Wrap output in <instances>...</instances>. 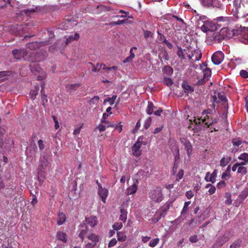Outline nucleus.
Here are the masks:
<instances>
[{"label":"nucleus","instance_id":"nucleus-32","mask_svg":"<svg viewBox=\"0 0 248 248\" xmlns=\"http://www.w3.org/2000/svg\"><path fill=\"white\" fill-rule=\"evenodd\" d=\"M186 50L185 49L183 50L181 47H178V50L177 52V55L179 57V58H181L182 60H185L186 59L185 57L184 52H186Z\"/></svg>","mask_w":248,"mask_h":248},{"label":"nucleus","instance_id":"nucleus-55","mask_svg":"<svg viewBox=\"0 0 248 248\" xmlns=\"http://www.w3.org/2000/svg\"><path fill=\"white\" fill-rule=\"evenodd\" d=\"M123 227V224L121 222H116L115 223L112 227L114 230H116L118 232V230H120Z\"/></svg>","mask_w":248,"mask_h":248},{"label":"nucleus","instance_id":"nucleus-54","mask_svg":"<svg viewBox=\"0 0 248 248\" xmlns=\"http://www.w3.org/2000/svg\"><path fill=\"white\" fill-rule=\"evenodd\" d=\"M159 242V239L157 238L152 239L149 244V246L151 247H154L156 246Z\"/></svg>","mask_w":248,"mask_h":248},{"label":"nucleus","instance_id":"nucleus-12","mask_svg":"<svg viewBox=\"0 0 248 248\" xmlns=\"http://www.w3.org/2000/svg\"><path fill=\"white\" fill-rule=\"evenodd\" d=\"M141 145L139 143H136L132 147V154L134 156L139 157L141 154V150H140Z\"/></svg>","mask_w":248,"mask_h":248},{"label":"nucleus","instance_id":"nucleus-3","mask_svg":"<svg viewBox=\"0 0 248 248\" xmlns=\"http://www.w3.org/2000/svg\"><path fill=\"white\" fill-rule=\"evenodd\" d=\"M39 161L40 164L38 166L37 172L41 176H43L44 173L45 172V170L50 168L51 163L48 158V157L46 155L41 156L40 158Z\"/></svg>","mask_w":248,"mask_h":248},{"label":"nucleus","instance_id":"nucleus-5","mask_svg":"<svg viewBox=\"0 0 248 248\" xmlns=\"http://www.w3.org/2000/svg\"><path fill=\"white\" fill-rule=\"evenodd\" d=\"M150 197L153 202H161L163 200V195L160 187L151 190Z\"/></svg>","mask_w":248,"mask_h":248},{"label":"nucleus","instance_id":"nucleus-45","mask_svg":"<svg viewBox=\"0 0 248 248\" xmlns=\"http://www.w3.org/2000/svg\"><path fill=\"white\" fill-rule=\"evenodd\" d=\"M208 21L206 16H200L199 18L198 19L197 23L198 25H200L201 23H206Z\"/></svg>","mask_w":248,"mask_h":248},{"label":"nucleus","instance_id":"nucleus-37","mask_svg":"<svg viewBox=\"0 0 248 248\" xmlns=\"http://www.w3.org/2000/svg\"><path fill=\"white\" fill-rule=\"evenodd\" d=\"M206 188H209L208 191L210 195H212L214 194L216 190V188L215 186L212 185L211 184H208L205 186Z\"/></svg>","mask_w":248,"mask_h":248},{"label":"nucleus","instance_id":"nucleus-48","mask_svg":"<svg viewBox=\"0 0 248 248\" xmlns=\"http://www.w3.org/2000/svg\"><path fill=\"white\" fill-rule=\"evenodd\" d=\"M248 196V188H246L239 195L240 200H244Z\"/></svg>","mask_w":248,"mask_h":248},{"label":"nucleus","instance_id":"nucleus-33","mask_svg":"<svg viewBox=\"0 0 248 248\" xmlns=\"http://www.w3.org/2000/svg\"><path fill=\"white\" fill-rule=\"evenodd\" d=\"M242 240L241 239H237L230 245V248H239L241 246Z\"/></svg>","mask_w":248,"mask_h":248},{"label":"nucleus","instance_id":"nucleus-61","mask_svg":"<svg viewBox=\"0 0 248 248\" xmlns=\"http://www.w3.org/2000/svg\"><path fill=\"white\" fill-rule=\"evenodd\" d=\"M183 215H181V216L175 219L173 221H172V223L175 224H178L181 223L184 220V218L183 217Z\"/></svg>","mask_w":248,"mask_h":248},{"label":"nucleus","instance_id":"nucleus-51","mask_svg":"<svg viewBox=\"0 0 248 248\" xmlns=\"http://www.w3.org/2000/svg\"><path fill=\"white\" fill-rule=\"evenodd\" d=\"M4 132V129L0 127V147H2L3 145Z\"/></svg>","mask_w":248,"mask_h":248},{"label":"nucleus","instance_id":"nucleus-64","mask_svg":"<svg viewBox=\"0 0 248 248\" xmlns=\"http://www.w3.org/2000/svg\"><path fill=\"white\" fill-rule=\"evenodd\" d=\"M161 217L159 216H156V214L152 218V221L153 223H156L161 219Z\"/></svg>","mask_w":248,"mask_h":248},{"label":"nucleus","instance_id":"nucleus-6","mask_svg":"<svg viewBox=\"0 0 248 248\" xmlns=\"http://www.w3.org/2000/svg\"><path fill=\"white\" fill-rule=\"evenodd\" d=\"M224 54L220 51H216L212 56V61L215 65L219 64L224 59Z\"/></svg>","mask_w":248,"mask_h":248},{"label":"nucleus","instance_id":"nucleus-8","mask_svg":"<svg viewBox=\"0 0 248 248\" xmlns=\"http://www.w3.org/2000/svg\"><path fill=\"white\" fill-rule=\"evenodd\" d=\"M31 55L34 56L33 59H31L29 60V61H31V62H41L45 60L47 57V54L46 52L43 53L41 52H32Z\"/></svg>","mask_w":248,"mask_h":248},{"label":"nucleus","instance_id":"nucleus-47","mask_svg":"<svg viewBox=\"0 0 248 248\" xmlns=\"http://www.w3.org/2000/svg\"><path fill=\"white\" fill-rule=\"evenodd\" d=\"M37 10V8H33L30 9H27L24 10V13L27 16H30L31 14L36 12Z\"/></svg>","mask_w":248,"mask_h":248},{"label":"nucleus","instance_id":"nucleus-50","mask_svg":"<svg viewBox=\"0 0 248 248\" xmlns=\"http://www.w3.org/2000/svg\"><path fill=\"white\" fill-rule=\"evenodd\" d=\"M237 173H240L244 175L247 173V169L246 167L243 166H240L237 169Z\"/></svg>","mask_w":248,"mask_h":248},{"label":"nucleus","instance_id":"nucleus-14","mask_svg":"<svg viewBox=\"0 0 248 248\" xmlns=\"http://www.w3.org/2000/svg\"><path fill=\"white\" fill-rule=\"evenodd\" d=\"M138 181L136 180L132 186L128 187L126 191V194L129 195L135 193L138 189Z\"/></svg>","mask_w":248,"mask_h":248},{"label":"nucleus","instance_id":"nucleus-58","mask_svg":"<svg viewBox=\"0 0 248 248\" xmlns=\"http://www.w3.org/2000/svg\"><path fill=\"white\" fill-rule=\"evenodd\" d=\"M190 202H185L184 206L183 207V210L181 212V215H184L186 214L187 210H188V206L189 205Z\"/></svg>","mask_w":248,"mask_h":248},{"label":"nucleus","instance_id":"nucleus-57","mask_svg":"<svg viewBox=\"0 0 248 248\" xmlns=\"http://www.w3.org/2000/svg\"><path fill=\"white\" fill-rule=\"evenodd\" d=\"M100 66H103V69L105 70L106 71H110L112 69L115 70L117 69V66H112L110 67H106L105 64L102 63L100 64Z\"/></svg>","mask_w":248,"mask_h":248},{"label":"nucleus","instance_id":"nucleus-38","mask_svg":"<svg viewBox=\"0 0 248 248\" xmlns=\"http://www.w3.org/2000/svg\"><path fill=\"white\" fill-rule=\"evenodd\" d=\"M211 75V70L209 68H206L203 70V78L206 79V80H208L209 78Z\"/></svg>","mask_w":248,"mask_h":248},{"label":"nucleus","instance_id":"nucleus-59","mask_svg":"<svg viewBox=\"0 0 248 248\" xmlns=\"http://www.w3.org/2000/svg\"><path fill=\"white\" fill-rule=\"evenodd\" d=\"M99 96H95L90 100V102L91 104H93L94 105H96L99 103Z\"/></svg>","mask_w":248,"mask_h":248},{"label":"nucleus","instance_id":"nucleus-62","mask_svg":"<svg viewBox=\"0 0 248 248\" xmlns=\"http://www.w3.org/2000/svg\"><path fill=\"white\" fill-rule=\"evenodd\" d=\"M189 240L190 242L193 243L198 242L199 239L198 238V236L196 235H193L190 236Z\"/></svg>","mask_w":248,"mask_h":248},{"label":"nucleus","instance_id":"nucleus-13","mask_svg":"<svg viewBox=\"0 0 248 248\" xmlns=\"http://www.w3.org/2000/svg\"><path fill=\"white\" fill-rule=\"evenodd\" d=\"M170 204H167L165 206L160 207L156 212V216H159L161 218L164 217L167 214V211L170 208Z\"/></svg>","mask_w":248,"mask_h":248},{"label":"nucleus","instance_id":"nucleus-36","mask_svg":"<svg viewBox=\"0 0 248 248\" xmlns=\"http://www.w3.org/2000/svg\"><path fill=\"white\" fill-rule=\"evenodd\" d=\"M159 58L161 62H162V59H163L165 61H168L169 60V56L167 52L165 50L160 53L159 55Z\"/></svg>","mask_w":248,"mask_h":248},{"label":"nucleus","instance_id":"nucleus-52","mask_svg":"<svg viewBox=\"0 0 248 248\" xmlns=\"http://www.w3.org/2000/svg\"><path fill=\"white\" fill-rule=\"evenodd\" d=\"M116 98H117L116 95H113L112 96V97H111V98L108 97V98L105 99L104 100V103H105L106 102H108L109 103L110 105H112L114 104V102L115 100H116Z\"/></svg>","mask_w":248,"mask_h":248},{"label":"nucleus","instance_id":"nucleus-21","mask_svg":"<svg viewBox=\"0 0 248 248\" xmlns=\"http://www.w3.org/2000/svg\"><path fill=\"white\" fill-rule=\"evenodd\" d=\"M162 71L164 74L166 75L167 76H171L173 72V68L169 65L165 66Z\"/></svg>","mask_w":248,"mask_h":248},{"label":"nucleus","instance_id":"nucleus-40","mask_svg":"<svg viewBox=\"0 0 248 248\" xmlns=\"http://www.w3.org/2000/svg\"><path fill=\"white\" fill-rule=\"evenodd\" d=\"M117 234L118 241L124 242L126 240V237L124 232H117Z\"/></svg>","mask_w":248,"mask_h":248},{"label":"nucleus","instance_id":"nucleus-19","mask_svg":"<svg viewBox=\"0 0 248 248\" xmlns=\"http://www.w3.org/2000/svg\"><path fill=\"white\" fill-rule=\"evenodd\" d=\"M182 87L185 92L187 94L192 93L194 92V88L192 86L189 85L187 82H184L182 84Z\"/></svg>","mask_w":248,"mask_h":248},{"label":"nucleus","instance_id":"nucleus-22","mask_svg":"<svg viewBox=\"0 0 248 248\" xmlns=\"http://www.w3.org/2000/svg\"><path fill=\"white\" fill-rule=\"evenodd\" d=\"M148 141V140L147 138L143 136H141L138 138L136 142L139 143V144L141 146H145L147 144Z\"/></svg>","mask_w":248,"mask_h":248},{"label":"nucleus","instance_id":"nucleus-43","mask_svg":"<svg viewBox=\"0 0 248 248\" xmlns=\"http://www.w3.org/2000/svg\"><path fill=\"white\" fill-rule=\"evenodd\" d=\"M177 153L178 155H177V156L175 157V163L174 164L173 169H172V171L174 173H176V172L177 171V169L178 168V164L176 163V160L179 158V150L178 148L177 149Z\"/></svg>","mask_w":248,"mask_h":248},{"label":"nucleus","instance_id":"nucleus-20","mask_svg":"<svg viewBox=\"0 0 248 248\" xmlns=\"http://www.w3.org/2000/svg\"><path fill=\"white\" fill-rule=\"evenodd\" d=\"M217 170H215L213 171V172L212 173V174H211L209 179H208L207 178V176L208 175H209V172H207L206 173V176L205 177V180L207 182L209 181V182H212V183H214L216 181V178L217 177Z\"/></svg>","mask_w":248,"mask_h":248},{"label":"nucleus","instance_id":"nucleus-42","mask_svg":"<svg viewBox=\"0 0 248 248\" xmlns=\"http://www.w3.org/2000/svg\"><path fill=\"white\" fill-rule=\"evenodd\" d=\"M135 54L133 51L130 50V55L123 61L124 63L129 62L132 61L133 59L135 58Z\"/></svg>","mask_w":248,"mask_h":248},{"label":"nucleus","instance_id":"nucleus-15","mask_svg":"<svg viewBox=\"0 0 248 248\" xmlns=\"http://www.w3.org/2000/svg\"><path fill=\"white\" fill-rule=\"evenodd\" d=\"M98 193L102 202H105L106 198L108 196V190L107 188L100 187V189H99Z\"/></svg>","mask_w":248,"mask_h":248},{"label":"nucleus","instance_id":"nucleus-7","mask_svg":"<svg viewBox=\"0 0 248 248\" xmlns=\"http://www.w3.org/2000/svg\"><path fill=\"white\" fill-rule=\"evenodd\" d=\"M12 54L15 59L19 60L27 56L28 53L25 49H15L12 51Z\"/></svg>","mask_w":248,"mask_h":248},{"label":"nucleus","instance_id":"nucleus-49","mask_svg":"<svg viewBox=\"0 0 248 248\" xmlns=\"http://www.w3.org/2000/svg\"><path fill=\"white\" fill-rule=\"evenodd\" d=\"M231 158L223 157L220 161V165L221 167L226 166L230 161Z\"/></svg>","mask_w":248,"mask_h":248},{"label":"nucleus","instance_id":"nucleus-10","mask_svg":"<svg viewBox=\"0 0 248 248\" xmlns=\"http://www.w3.org/2000/svg\"><path fill=\"white\" fill-rule=\"evenodd\" d=\"M181 142L185 146V149L186 151L187 155L189 156L191 154L192 145L188 140L186 138H181Z\"/></svg>","mask_w":248,"mask_h":248},{"label":"nucleus","instance_id":"nucleus-24","mask_svg":"<svg viewBox=\"0 0 248 248\" xmlns=\"http://www.w3.org/2000/svg\"><path fill=\"white\" fill-rule=\"evenodd\" d=\"M231 165H228L226 171L223 172L221 175V178L223 179L228 180L230 178Z\"/></svg>","mask_w":248,"mask_h":248},{"label":"nucleus","instance_id":"nucleus-2","mask_svg":"<svg viewBox=\"0 0 248 248\" xmlns=\"http://www.w3.org/2000/svg\"><path fill=\"white\" fill-rule=\"evenodd\" d=\"M232 235L230 231H226L224 234L218 236L213 245V248H221L232 237Z\"/></svg>","mask_w":248,"mask_h":248},{"label":"nucleus","instance_id":"nucleus-18","mask_svg":"<svg viewBox=\"0 0 248 248\" xmlns=\"http://www.w3.org/2000/svg\"><path fill=\"white\" fill-rule=\"evenodd\" d=\"M202 220H198L196 218H193L187 222V224L191 228L193 229L200 225L202 223Z\"/></svg>","mask_w":248,"mask_h":248},{"label":"nucleus","instance_id":"nucleus-16","mask_svg":"<svg viewBox=\"0 0 248 248\" xmlns=\"http://www.w3.org/2000/svg\"><path fill=\"white\" fill-rule=\"evenodd\" d=\"M44 45V44H43V43L34 42L28 43L26 45V46L27 48L31 50H36L37 49L40 48V47Z\"/></svg>","mask_w":248,"mask_h":248},{"label":"nucleus","instance_id":"nucleus-56","mask_svg":"<svg viewBox=\"0 0 248 248\" xmlns=\"http://www.w3.org/2000/svg\"><path fill=\"white\" fill-rule=\"evenodd\" d=\"M217 96L218 99L222 102H226L227 101V100L224 95V93L223 92L222 93H219L217 94Z\"/></svg>","mask_w":248,"mask_h":248},{"label":"nucleus","instance_id":"nucleus-17","mask_svg":"<svg viewBox=\"0 0 248 248\" xmlns=\"http://www.w3.org/2000/svg\"><path fill=\"white\" fill-rule=\"evenodd\" d=\"M80 86L79 83L68 84L65 86L66 91L69 93L75 92L77 89Z\"/></svg>","mask_w":248,"mask_h":248},{"label":"nucleus","instance_id":"nucleus-28","mask_svg":"<svg viewBox=\"0 0 248 248\" xmlns=\"http://www.w3.org/2000/svg\"><path fill=\"white\" fill-rule=\"evenodd\" d=\"M41 93L42 94L41 98H42V102H43V105L44 106H45V102H47V96L44 93H45V92H44L45 84L44 83H42L41 85Z\"/></svg>","mask_w":248,"mask_h":248},{"label":"nucleus","instance_id":"nucleus-34","mask_svg":"<svg viewBox=\"0 0 248 248\" xmlns=\"http://www.w3.org/2000/svg\"><path fill=\"white\" fill-rule=\"evenodd\" d=\"M10 74V72L9 71H0V81H2L6 79L7 76H9Z\"/></svg>","mask_w":248,"mask_h":248},{"label":"nucleus","instance_id":"nucleus-41","mask_svg":"<svg viewBox=\"0 0 248 248\" xmlns=\"http://www.w3.org/2000/svg\"><path fill=\"white\" fill-rule=\"evenodd\" d=\"M143 36L145 39L147 40L148 38H153L154 37V33L151 31L143 30Z\"/></svg>","mask_w":248,"mask_h":248},{"label":"nucleus","instance_id":"nucleus-26","mask_svg":"<svg viewBox=\"0 0 248 248\" xmlns=\"http://www.w3.org/2000/svg\"><path fill=\"white\" fill-rule=\"evenodd\" d=\"M30 68L31 71L33 73H40L42 71V68L38 64H31L30 65Z\"/></svg>","mask_w":248,"mask_h":248},{"label":"nucleus","instance_id":"nucleus-23","mask_svg":"<svg viewBox=\"0 0 248 248\" xmlns=\"http://www.w3.org/2000/svg\"><path fill=\"white\" fill-rule=\"evenodd\" d=\"M39 88V86L38 85H37L34 87V89H32L31 91L30 95L31 96V98L32 99H34L36 98V96L38 93Z\"/></svg>","mask_w":248,"mask_h":248},{"label":"nucleus","instance_id":"nucleus-31","mask_svg":"<svg viewBox=\"0 0 248 248\" xmlns=\"http://www.w3.org/2000/svg\"><path fill=\"white\" fill-rule=\"evenodd\" d=\"M57 236L58 239L61 240L63 242H66V234L65 233L63 232H59L57 233Z\"/></svg>","mask_w":248,"mask_h":248},{"label":"nucleus","instance_id":"nucleus-44","mask_svg":"<svg viewBox=\"0 0 248 248\" xmlns=\"http://www.w3.org/2000/svg\"><path fill=\"white\" fill-rule=\"evenodd\" d=\"M89 240L92 241L94 243L96 244V243L99 241V238L97 235H96L94 233H92L88 237Z\"/></svg>","mask_w":248,"mask_h":248},{"label":"nucleus","instance_id":"nucleus-9","mask_svg":"<svg viewBox=\"0 0 248 248\" xmlns=\"http://www.w3.org/2000/svg\"><path fill=\"white\" fill-rule=\"evenodd\" d=\"M188 57L189 60L192 61H199L202 58V52L199 49H196L192 51L190 54H188Z\"/></svg>","mask_w":248,"mask_h":248},{"label":"nucleus","instance_id":"nucleus-11","mask_svg":"<svg viewBox=\"0 0 248 248\" xmlns=\"http://www.w3.org/2000/svg\"><path fill=\"white\" fill-rule=\"evenodd\" d=\"M127 206V202H123V204L122 205V208L120 210L121 215L119 218L121 220L124 222L126 221V220L127 219V212L126 210L125 209V208Z\"/></svg>","mask_w":248,"mask_h":248},{"label":"nucleus","instance_id":"nucleus-35","mask_svg":"<svg viewBox=\"0 0 248 248\" xmlns=\"http://www.w3.org/2000/svg\"><path fill=\"white\" fill-rule=\"evenodd\" d=\"M59 220L57 221V224L59 225L62 224L65 221V215L63 213H59Z\"/></svg>","mask_w":248,"mask_h":248},{"label":"nucleus","instance_id":"nucleus-27","mask_svg":"<svg viewBox=\"0 0 248 248\" xmlns=\"http://www.w3.org/2000/svg\"><path fill=\"white\" fill-rule=\"evenodd\" d=\"M155 108V107L152 102H148L146 110L147 113L149 115L153 114Z\"/></svg>","mask_w":248,"mask_h":248},{"label":"nucleus","instance_id":"nucleus-30","mask_svg":"<svg viewBox=\"0 0 248 248\" xmlns=\"http://www.w3.org/2000/svg\"><path fill=\"white\" fill-rule=\"evenodd\" d=\"M215 0H200L202 4L206 7H210L213 6V2Z\"/></svg>","mask_w":248,"mask_h":248},{"label":"nucleus","instance_id":"nucleus-29","mask_svg":"<svg viewBox=\"0 0 248 248\" xmlns=\"http://www.w3.org/2000/svg\"><path fill=\"white\" fill-rule=\"evenodd\" d=\"M85 221L92 227H93L96 225V220H95V217H86Z\"/></svg>","mask_w":248,"mask_h":248},{"label":"nucleus","instance_id":"nucleus-1","mask_svg":"<svg viewBox=\"0 0 248 248\" xmlns=\"http://www.w3.org/2000/svg\"><path fill=\"white\" fill-rule=\"evenodd\" d=\"M233 34L238 36L242 43L248 44V28L236 26L233 30Z\"/></svg>","mask_w":248,"mask_h":248},{"label":"nucleus","instance_id":"nucleus-39","mask_svg":"<svg viewBox=\"0 0 248 248\" xmlns=\"http://www.w3.org/2000/svg\"><path fill=\"white\" fill-rule=\"evenodd\" d=\"M162 82L164 83V84L168 87L171 86L173 83L172 80L171 78H168L167 77H164L162 80Z\"/></svg>","mask_w":248,"mask_h":248},{"label":"nucleus","instance_id":"nucleus-4","mask_svg":"<svg viewBox=\"0 0 248 248\" xmlns=\"http://www.w3.org/2000/svg\"><path fill=\"white\" fill-rule=\"evenodd\" d=\"M204 115V118L202 119L201 118L195 119L194 120V123L196 124H204L207 127L209 128L210 125L218 122V119H213L210 115Z\"/></svg>","mask_w":248,"mask_h":248},{"label":"nucleus","instance_id":"nucleus-46","mask_svg":"<svg viewBox=\"0 0 248 248\" xmlns=\"http://www.w3.org/2000/svg\"><path fill=\"white\" fill-rule=\"evenodd\" d=\"M233 145L238 147L242 144V141L239 138H234L232 140Z\"/></svg>","mask_w":248,"mask_h":248},{"label":"nucleus","instance_id":"nucleus-60","mask_svg":"<svg viewBox=\"0 0 248 248\" xmlns=\"http://www.w3.org/2000/svg\"><path fill=\"white\" fill-rule=\"evenodd\" d=\"M87 231L86 229H83L80 232L78 235V237H80L81 239L82 242L83 241L84 236L86 234Z\"/></svg>","mask_w":248,"mask_h":248},{"label":"nucleus","instance_id":"nucleus-63","mask_svg":"<svg viewBox=\"0 0 248 248\" xmlns=\"http://www.w3.org/2000/svg\"><path fill=\"white\" fill-rule=\"evenodd\" d=\"M240 75L243 78H248V72L245 70H241Z\"/></svg>","mask_w":248,"mask_h":248},{"label":"nucleus","instance_id":"nucleus-53","mask_svg":"<svg viewBox=\"0 0 248 248\" xmlns=\"http://www.w3.org/2000/svg\"><path fill=\"white\" fill-rule=\"evenodd\" d=\"M238 158L240 160H244L247 162H248V154L247 153H243L241 154L238 157Z\"/></svg>","mask_w":248,"mask_h":248},{"label":"nucleus","instance_id":"nucleus-25","mask_svg":"<svg viewBox=\"0 0 248 248\" xmlns=\"http://www.w3.org/2000/svg\"><path fill=\"white\" fill-rule=\"evenodd\" d=\"M115 14H121L120 16L121 18H133V16L130 14L129 12H126L123 10H120L118 13H115Z\"/></svg>","mask_w":248,"mask_h":248}]
</instances>
